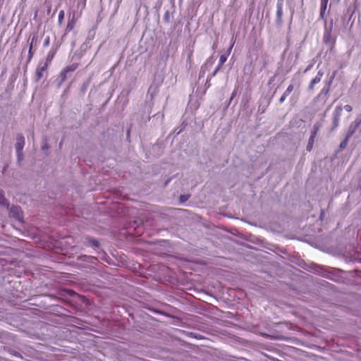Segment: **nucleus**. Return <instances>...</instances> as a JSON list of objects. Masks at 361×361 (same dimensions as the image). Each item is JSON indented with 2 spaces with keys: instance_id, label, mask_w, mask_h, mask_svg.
<instances>
[{
  "instance_id": "obj_1",
  "label": "nucleus",
  "mask_w": 361,
  "mask_h": 361,
  "mask_svg": "<svg viewBox=\"0 0 361 361\" xmlns=\"http://www.w3.org/2000/svg\"><path fill=\"white\" fill-rule=\"evenodd\" d=\"M333 20H331L329 27L325 26L323 36V42L328 47L330 51H332L336 43V37H334L331 34Z\"/></svg>"
},
{
  "instance_id": "obj_2",
  "label": "nucleus",
  "mask_w": 361,
  "mask_h": 361,
  "mask_svg": "<svg viewBox=\"0 0 361 361\" xmlns=\"http://www.w3.org/2000/svg\"><path fill=\"white\" fill-rule=\"evenodd\" d=\"M334 77L335 75L334 74L330 77L329 80L326 82L324 87L322 89L319 94L317 97V100L322 101L323 103L326 102V99H328L329 93L330 92V87L334 80Z\"/></svg>"
},
{
  "instance_id": "obj_3",
  "label": "nucleus",
  "mask_w": 361,
  "mask_h": 361,
  "mask_svg": "<svg viewBox=\"0 0 361 361\" xmlns=\"http://www.w3.org/2000/svg\"><path fill=\"white\" fill-rule=\"evenodd\" d=\"M283 4L284 0H277L275 22L278 27H281L283 25Z\"/></svg>"
},
{
  "instance_id": "obj_4",
  "label": "nucleus",
  "mask_w": 361,
  "mask_h": 361,
  "mask_svg": "<svg viewBox=\"0 0 361 361\" xmlns=\"http://www.w3.org/2000/svg\"><path fill=\"white\" fill-rule=\"evenodd\" d=\"M357 132L361 133V118H357L349 126L346 135L351 137Z\"/></svg>"
},
{
  "instance_id": "obj_5",
  "label": "nucleus",
  "mask_w": 361,
  "mask_h": 361,
  "mask_svg": "<svg viewBox=\"0 0 361 361\" xmlns=\"http://www.w3.org/2000/svg\"><path fill=\"white\" fill-rule=\"evenodd\" d=\"M342 111L343 107L341 106H336L334 111L331 126L332 130H335L339 126Z\"/></svg>"
},
{
  "instance_id": "obj_6",
  "label": "nucleus",
  "mask_w": 361,
  "mask_h": 361,
  "mask_svg": "<svg viewBox=\"0 0 361 361\" xmlns=\"http://www.w3.org/2000/svg\"><path fill=\"white\" fill-rule=\"evenodd\" d=\"M310 268V271H312L316 274L321 275L322 276L324 277H327L328 276V273L324 270V267L320 265L312 263L311 264Z\"/></svg>"
},
{
  "instance_id": "obj_7",
  "label": "nucleus",
  "mask_w": 361,
  "mask_h": 361,
  "mask_svg": "<svg viewBox=\"0 0 361 361\" xmlns=\"http://www.w3.org/2000/svg\"><path fill=\"white\" fill-rule=\"evenodd\" d=\"M10 214L18 221H21L23 219L22 211L18 206L12 207L10 209Z\"/></svg>"
},
{
  "instance_id": "obj_8",
  "label": "nucleus",
  "mask_w": 361,
  "mask_h": 361,
  "mask_svg": "<svg viewBox=\"0 0 361 361\" xmlns=\"http://www.w3.org/2000/svg\"><path fill=\"white\" fill-rule=\"evenodd\" d=\"M25 146V137L21 134H18L16 136V152L23 151Z\"/></svg>"
},
{
  "instance_id": "obj_9",
  "label": "nucleus",
  "mask_w": 361,
  "mask_h": 361,
  "mask_svg": "<svg viewBox=\"0 0 361 361\" xmlns=\"http://www.w3.org/2000/svg\"><path fill=\"white\" fill-rule=\"evenodd\" d=\"M47 63H44L42 66H39L37 68L35 73V80L37 82L39 81L42 78L44 73L47 71Z\"/></svg>"
},
{
  "instance_id": "obj_10",
  "label": "nucleus",
  "mask_w": 361,
  "mask_h": 361,
  "mask_svg": "<svg viewBox=\"0 0 361 361\" xmlns=\"http://www.w3.org/2000/svg\"><path fill=\"white\" fill-rule=\"evenodd\" d=\"M75 25V17L73 16V18L71 19H69L68 21V23H67V25H66V27L65 30V33L61 37L62 40H64V38L66 37V34L68 32H69L73 30Z\"/></svg>"
},
{
  "instance_id": "obj_11",
  "label": "nucleus",
  "mask_w": 361,
  "mask_h": 361,
  "mask_svg": "<svg viewBox=\"0 0 361 361\" xmlns=\"http://www.w3.org/2000/svg\"><path fill=\"white\" fill-rule=\"evenodd\" d=\"M38 39H39V36H38V33L37 32H33L30 35V36L28 39L29 48H30V49H33V47L35 45H36V44L37 43Z\"/></svg>"
},
{
  "instance_id": "obj_12",
  "label": "nucleus",
  "mask_w": 361,
  "mask_h": 361,
  "mask_svg": "<svg viewBox=\"0 0 361 361\" xmlns=\"http://www.w3.org/2000/svg\"><path fill=\"white\" fill-rule=\"evenodd\" d=\"M68 72H66V69L63 68L60 73L59 81L58 83V87H61V85L63 83V82L67 79Z\"/></svg>"
},
{
  "instance_id": "obj_13",
  "label": "nucleus",
  "mask_w": 361,
  "mask_h": 361,
  "mask_svg": "<svg viewBox=\"0 0 361 361\" xmlns=\"http://www.w3.org/2000/svg\"><path fill=\"white\" fill-rule=\"evenodd\" d=\"M322 78L317 77V75L310 81L308 90L312 91L314 88V85L318 84L321 81Z\"/></svg>"
},
{
  "instance_id": "obj_14",
  "label": "nucleus",
  "mask_w": 361,
  "mask_h": 361,
  "mask_svg": "<svg viewBox=\"0 0 361 361\" xmlns=\"http://www.w3.org/2000/svg\"><path fill=\"white\" fill-rule=\"evenodd\" d=\"M91 83V78H87L81 85L80 92L85 94Z\"/></svg>"
},
{
  "instance_id": "obj_15",
  "label": "nucleus",
  "mask_w": 361,
  "mask_h": 361,
  "mask_svg": "<svg viewBox=\"0 0 361 361\" xmlns=\"http://www.w3.org/2000/svg\"><path fill=\"white\" fill-rule=\"evenodd\" d=\"M87 241H88L89 244H90L92 247H95V248H96V247H99V242L97 239L93 238L88 237V238H87Z\"/></svg>"
},
{
  "instance_id": "obj_16",
  "label": "nucleus",
  "mask_w": 361,
  "mask_h": 361,
  "mask_svg": "<svg viewBox=\"0 0 361 361\" xmlns=\"http://www.w3.org/2000/svg\"><path fill=\"white\" fill-rule=\"evenodd\" d=\"M56 50H54L53 49L48 53L47 54V59H46V62L45 63H47V66L49 65V63H51V61H52L53 58L54 57V55L56 54Z\"/></svg>"
},
{
  "instance_id": "obj_17",
  "label": "nucleus",
  "mask_w": 361,
  "mask_h": 361,
  "mask_svg": "<svg viewBox=\"0 0 361 361\" xmlns=\"http://www.w3.org/2000/svg\"><path fill=\"white\" fill-rule=\"evenodd\" d=\"M350 137H348L347 135H345V137L344 138V140L341 142L340 145H339V148L341 150H343L344 149L347 145H348V143L349 142V140H350Z\"/></svg>"
},
{
  "instance_id": "obj_18",
  "label": "nucleus",
  "mask_w": 361,
  "mask_h": 361,
  "mask_svg": "<svg viewBox=\"0 0 361 361\" xmlns=\"http://www.w3.org/2000/svg\"><path fill=\"white\" fill-rule=\"evenodd\" d=\"M78 66L77 63H73L71 65L66 66L65 68V69H66V72L71 73V72L75 71L77 69Z\"/></svg>"
},
{
  "instance_id": "obj_19",
  "label": "nucleus",
  "mask_w": 361,
  "mask_h": 361,
  "mask_svg": "<svg viewBox=\"0 0 361 361\" xmlns=\"http://www.w3.org/2000/svg\"><path fill=\"white\" fill-rule=\"evenodd\" d=\"M163 20L165 23H169L171 22V13L169 10H166L164 14Z\"/></svg>"
},
{
  "instance_id": "obj_20",
  "label": "nucleus",
  "mask_w": 361,
  "mask_h": 361,
  "mask_svg": "<svg viewBox=\"0 0 361 361\" xmlns=\"http://www.w3.org/2000/svg\"><path fill=\"white\" fill-rule=\"evenodd\" d=\"M314 143V139L309 137L308 142H307V145L306 147V150L307 152H310L312 149Z\"/></svg>"
},
{
  "instance_id": "obj_21",
  "label": "nucleus",
  "mask_w": 361,
  "mask_h": 361,
  "mask_svg": "<svg viewBox=\"0 0 361 361\" xmlns=\"http://www.w3.org/2000/svg\"><path fill=\"white\" fill-rule=\"evenodd\" d=\"M0 204L1 205H7V200L4 197V192L2 190H0Z\"/></svg>"
},
{
  "instance_id": "obj_22",
  "label": "nucleus",
  "mask_w": 361,
  "mask_h": 361,
  "mask_svg": "<svg viewBox=\"0 0 361 361\" xmlns=\"http://www.w3.org/2000/svg\"><path fill=\"white\" fill-rule=\"evenodd\" d=\"M294 89V86L293 85H289L287 87V89L286 90V91L283 92V94L288 97L291 92Z\"/></svg>"
},
{
  "instance_id": "obj_23",
  "label": "nucleus",
  "mask_w": 361,
  "mask_h": 361,
  "mask_svg": "<svg viewBox=\"0 0 361 361\" xmlns=\"http://www.w3.org/2000/svg\"><path fill=\"white\" fill-rule=\"evenodd\" d=\"M328 2H329V0H322L320 10H322L323 11H326V8H327Z\"/></svg>"
},
{
  "instance_id": "obj_24",
  "label": "nucleus",
  "mask_w": 361,
  "mask_h": 361,
  "mask_svg": "<svg viewBox=\"0 0 361 361\" xmlns=\"http://www.w3.org/2000/svg\"><path fill=\"white\" fill-rule=\"evenodd\" d=\"M354 11H354V8H352V7H350V6H349V7L346 9L345 12L344 13V15H345V16H348V15H349V16H350V18H351V16L353 15Z\"/></svg>"
},
{
  "instance_id": "obj_25",
  "label": "nucleus",
  "mask_w": 361,
  "mask_h": 361,
  "mask_svg": "<svg viewBox=\"0 0 361 361\" xmlns=\"http://www.w3.org/2000/svg\"><path fill=\"white\" fill-rule=\"evenodd\" d=\"M65 13L64 11L61 10L60 11L58 16V21L59 24H61L62 21L64 19Z\"/></svg>"
},
{
  "instance_id": "obj_26",
  "label": "nucleus",
  "mask_w": 361,
  "mask_h": 361,
  "mask_svg": "<svg viewBox=\"0 0 361 361\" xmlns=\"http://www.w3.org/2000/svg\"><path fill=\"white\" fill-rule=\"evenodd\" d=\"M317 131H318V128L316 126H314L313 130L311 132V135H310V137L315 140V137L317 134Z\"/></svg>"
},
{
  "instance_id": "obj_27",
  "label": "nucleus",
  "mask_w": 361,
  "mask_h": 361,
  "mask_svg": "<svg viewBox=\"0 0 361 361\" xmlns=\"http://www.w3.org/2000/svg\"><path fill=\"white\" fill-rule=\"evenodd\" d=\"M190 197V195H180L179 200L180 202H186Z\"/></svg>"
},
{
  "instance_id": "obj_28",
  "label": "nucleus",
  "mask_w": 361,
  "mask_h": 361,
  "mask_svg": "<svg viewBox=\"0 0 361 361\" xmlns=\"http://www.w3.org/2000/svg\"><path fill=\"white\" fill-rule=\"evenodd\" d=\"M33 54H34L33 50L30 49V48H29L28 54H27V63H29L31 61V59H32V58L33 56Z\"/></svg>"
},
{
  "instance_id": "obj_29",
  "label": "nucleus",
  "mask_w": 361,
  "mask_h": 361,
  "mask_svg": "<svg viewBox=\"0 0 361 361\" xmlns=\"http://www.w3.org/2000/svg\"><path fill=\"white\" fill-rule=\"evenodd\" d=\"M157 87L151 85L148 90V94H151V96H152V94L155 93L157 92Z\"/></svg>"
},
{
  "instance_id": "obj_30",
  "label": "nucleus",
  "mask_w": 361,
  "mask_h": 361,
  "mask_svg": "<svg viewBox=\"0 0 361 361\" xmlns=\"http://www.w3.org/2000/svg\"><path fill=\"white\" fill-rule=\"evenodd\" d=\"M236 94H237V90H236V89H235V90L233 91V92H232V94H231V97H230V99H229L228 106H229V105H230V104H231V101H232V100L235 97Z\"/></svg>"
},
{
  "instance_id": "obj_31",
  "label": "nucleus",
  "mask_w": 361,
  "mask_h": 361,
  "mask_svg": "<svg viewBox=\"0 0 361 361\" xmlns=\"http://www.w3.org/2000/svg\"><path fill=\"white\" fill-rule=\"evenodd\" d=\"M49 44H50V37L49 36H47L45 37V39L44 40L43 47H47L49 45Z\"/></svg>"
},
{
  "instance_id": "obj_32",
  "label": "nucleus",
  "mask_w": 361,
  "mask_h": 361,
  "mask_svg": "<svg viewBox=\"0 0 361 361\" xmlns=\"http://www.w3.org/2000/svg\"><path fill=\"white\" fill-rule=\"evenodd\" d=\"M228 55L227 54H221L219 57L220 62L225 63L227 60Z\"/></svg>"
},
{
  "instance_id": "obj_33",
  "label": "nucleus",
  "mask_w": 361,
  "mask_h": 361,
  "mask_svg": "<svg viewBox=\"0 0 361 361\" xmlns=\"http://www.w3.org/2000/svg\"><path fill=\"white\" fill-rule=\"evenodd\" d=\"M314 64V59L312 60V61L307 66V67L305 70V73L311 70Z\"/></svg>"
},
{
  "instance_id": "obj_34",
  "label": "nucleus",
  "mask_w": 361,
  "mask_h": 361,
  "mask_svg": "<svg viewBox=\"0 0 361 361\" xmlns=\"http://www.w3.org/2000/svg\"><path fill=\"white\" fill-rule=\"evenodd\" d=\"M93 39V36L90 37L88 36L85 40V42L82 44V47L87 46L88 44L91 42V40Z\"/></svg>"
},
{
  "instance_id": "obj_35",
  "label": "nucleus",
  "mask_w": 361,
  "mask_h": 361,
  "mask_svg": "<svg viewBox=\"0 0 361 361\" xmlns=\"http://www.w3.org/2000/svg\"><path fill=\"white\" fill-rule=\"evenodd\" d=\"M16 156L18 158V161H20L23 158V151H20V152H16Z\"/></svg>"
},
{
  "instance_id": "obj_36",
  "label": "nucleus",
  "mask_w": 361,
  "mask_h": 361,
  "mask_svg": "<svg viewBox=\"0 0 361 361\" xmlns=\"http://www.w3.org/2000/svg\"><path fill=\"white\" fill-rule=\"evenodd\" d=\"M343 109H345L348 112H350L353 109L350 105L347 104L343 106Z\"/></svg>"
},
{
  "instance_id": "obj_37",
  "label": "nucleus",
  "mask_w": 361,
  "mask_h": 361,
  "mask_svg": "<svg viewBox=\"0 0 361 361\" xmlns=\"http://www.w3.org/2000/svg\"><path fill=\"white\" fill-rule=\"evenodd\" d=\"M287 97L283 94L282 96L281 97V98L279 99V103L280 104H282L285 102V100L286 99Z\"/></svg>"
},
{
  "instance_id": "obj_38",
  "label": "nucleus",
  "mask_w": 361,
  "mask_h": 361,
  "mask_svg": "<svg viewBox=\"0 0 361 361\" xmlns=\"http://www.w3.org/2000/svg\"><path fill=\"white\" fill-rule=\"evenodd\" d=\"M48 148H49V145H48L47 141H44L43 145H42V150H46Z\"/></svg>"
},
{
  "instance_id": "obj_39",
  "label": "nucleus",
  "mask_w": 361,
  "mask_h": 361,
  "mask_svg": "<svg viewBox=\"0 0 361 361\" xmlns=\"http://www.w3.org/2000/svg\"><path fill=\"white\" fill-rule=\"evenodd\" d=\"M324 74V72L322 70H319L317 73V76L322 78L323 77Z\"/></svg>"
},
{
  "instance_id": "obj_40",
  "label": "nucleus",
  "mask_w": 361,
  "mask_h": 361,
  "mask_svg": "<svg viewBox=\"0 0 361 361\" xmlns=\"http://www.w3.org/2000/svg\"><path fill=\"white\" fill-rule=\"evenodd\" d=\"M218 72H216V70H214L209 75H208V78L209 80H211L212 78L214 77L216 74H217Z\"/></svg>"
},
{
  "instance_id": "obj_41",
  "label": "nucleus",
  "mask_w": 361,
  "mask_h": 361,
  "mask_svg": "<svg viewBox=\"0 0 361 361\" xmlns=\"http://www.w3.org/2000/svg\"><path fill=\"white\" fill-rule=\"evenodd\" d=\"M325 12H326V11H323L322 10H320V18L322 19H324V18H325Z\"/></svg>"
},
{
  "instance_id": "obj_42",
  "label": "nucleus",
  "mask_w": 361,
  "mask_h": 361,
  "mask_svg": "<svg viewBox=\"0 0 361 361\" xmlns=\"http://www.w3.org/2000/svg\"><path fill=\"white\" fill-rule=\"evenodd\" d=\"M210 80H209V78H207L206 83H205L206 88H209L210 87Z\"/></svg>"
},
{
  "instance_id": "obj_43",
  "label": "nucleus",
  "mask_w": 361,
  "mask_h": 361,
  "mask_svg": "<svg viewBox=\"0 0 361 361\" xmlns=\"http://www.w3.org/2000/svg\"><path fill=\"white\" fill-rule=\"evenodd\" d=\"M181 131H182V129H180V130L176 129V130H174L173 133L177 135H179Z\"/></svg>"
},
{
  "instance_id": "obj_44",
  "label": "nucleus",
  "mask_w": 361,
  "mask_h": 361,
  "mask_svg": "<svg viewBox=\"0 0 361 361\" xmlns=\"http://www.w3.org/2000/svg\"><path fill=\"white\" fill-rule=\"evenodd\" d=\"M204 74H205V71H201L200 72L199 79H200L201 77H203L204 75Z\"/></svg>"
},
{
  "instance_id": "obj_45",
  "label": "nucleus",
  "mask_w": 361,
  "mask_h": 361,
  "mask_svg": "<svg viewBox=\"0 0 361 361\" xmlns=\"http://www.w3.org/2000/svg\"><path fill=\"white\" fill-rule=\"evenodd\" d=\"M191 334H192V335H193V336H194V337H195V338H200V337H201V336H200V335H197V334H195V333H191Z\"/></svg>"
},
{
  "instance_id": "obj_46",
  "label": "nucleus",
  "mask_w": 361,
  "mask_h": 361,
  "mask_svg": "<svg viewBox=\"0 0 361 361\" xmlns=\"http://www.w3.org/2000/svg\"><path fill=\"white\" fill-rule=\"evenodd\" d=\"M192 53H193V50L192 49L190 50V51L188 53V59H190V57L192 55Z\"/></svg>"
},
{
  "instance_id": "obj_47",
  "label": "nucleus",
  "mask_w": 361,
  "mask_h": 361,
  "mask_svg": "<svg viewBox=\"0 0 361 361\" xmlns=\"http://www.w3.org/2000/svg\"><path fill=\"white\" fill-rule=\"evenodd\" d=\"M170 181H171V178L167 179V180L164 182V186H166V185L169 183V182H170Z\"/></svg>"
},
{
  "instance_id": "obj_48",
  "label": "nucleus",
  "mask_w": 361,
  "mask_h": 361,
  "mask_svg": "<svg viewBox=\"0 0 361 361\" xmlns=\"http://www.w3.org/2000/svg\"><path fill=\"white\" fill-rule=\"evenodd\" d=\"M221 66H220L219 65H218V66L216 67V68H215L216 72H219V71H220V69H221Z\"/></svg>"
},
{
  "instance_id": "obj_49",
  "label": "nucleus",
  "mask_w": 361,
  "mask_h": 361,
  "mask_svg": "<svg viewBox=\"0 0 361 361\" xmlns=\"http://www.w3.org/2000/svg\"><path fill=\"white\" fill-rule=\"evenodd\" d=\"M233 46V44H231V46L230 47V48H229V49H228V54H230V51H231V50L232 49Z\"/></svg>"
},
{
  "instance_id": "obj_50",
  "label": "nucleus",
  "mask_w": 361,
  "mask_h": 361,
  "mask_svg": "<svg viewBox=\"0 0 361 361\" xmlns=\"http://www.w3.org/2000/svg\"><path fill=\"white\" fill-rule=\"evenodd\" d=\"M224 63H223V62H220V61H219V64H218V65H219L220 66H221V67H222V66L224 65Z\"/></svg>"
},
{
  "instance_id": "obj_51",
  "label": "nucleus",
  "mask_w": 361,
  "mask_h": 361,
  "mask_svg": "<svg viewBox=\"0 0 361 361\" xmlns=\"http://www.w3.org/2000/svg\"><path fill=\"white\" fill-rule=\"evenodd\" d=\"M324 210H322V211H321V215H320V217H321V218L322 217V216L324 215Z\"/></svg>"
},
{
  "instance_id": "obj_52",
  "label": "nucleus",
  "mask_w": 361,
  "mask_h": 361,
  "mask_svg": "<svg viewBox=\"0 0 361 361\" xmlns=\"http://www.w3.org/2000/svg\"><path fill=\"white\" fill-rule=\"evenodd\" d=\"M355 139H357V142L360 141V138L357 137V135H355Z\"/></svg>"
},
{
  "instance_id": "obj_53",
  "label": "nucleus",
  "mask_w": 361,
  "mask_h": 361,
  "mask_svg": "<svg viewBox=\"0 0 361 361\" xmlns=\"http://www.w3.org/2000/svg\"><path fill=\"white\" fill-rule=\"evenodd\" d=\"M293 13H294V11L293 10V11H291V18H290V21L292 20L293 16Z\"/></svg>"
},
{
  "instance_id": "obj_54",
  "label": "nucleus",
  "mask_w": 361,
  "mask_h": 361,
  "mask_svg": "<svg viewBox=\"0 0 361 361\" xmlns=\"http://www.w3.org/2000/svg\"><path fill=\"white\" fill-rule=\"evenodd\" d=\"M129 135H130V132L128 130V133H127V136L128 137Z\"/></svg>"
},
{
  "instance_id": "obj_55",
  "label": "nucleus",
  "mask_w": 361,
  "mask_h": 361,
  "mask_svg": "<svg viewBox=\"0 0 361 361\" xmlns=\"http://www.w3.org/2000/svg\"><path fill=\"white\" fill-rule=\"evenodd\" d=\"M86 1H87V0H82V1L84 2V5H85V4H86Z\"/></svg>"
}]
</instances>
